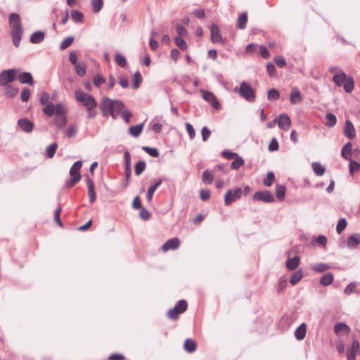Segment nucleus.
I'll use <instances>...</instances> for the list:
<instances>
[{"label":"nucleus","mask_w":360,"mask_h":360,"mask_svg":"<svg viewBox=\"0 0 360 360\" xmlns=\"http://www.w3.org/2000/svg\"><path fill=\"white\" fill-rule=\"evenodd\" d=\"M146 167V164L144 161L138 162L134 167L135 174L137 176H139L145 170Z\"/></svg>","instance_id":"40"},{"label":"nucleus","mask_w":360,"mask_h":360,"mask_svg":"<svg viewBox=\"0 0 360 360\" xmlns=\"http://www.w3.org/2000/svg\"><path fill=\"white\" fill-rule=\"evenodd\" d=\"M347 220L345 218L340 219L337 224L336 231L340 234L347 226Z\"/></svg>","instance_id":"50"},{"label":"nucleus","mask_w":360,"mask_h":360,"mask_svg":"<svg viewBox=\"0 0 360 360\" xmlns=\"http://www.w3.org/2000/svg\"><path fill=\"white\" fill-rule=\"evenodd\" d=\"M9 25L13 42L16 47H18L22 39V27L20 15L13 13L9 17Z\"/></svg>","instance_id":"2"},{"label":"nucleus","mask_w":360,"mask_h":360,"mask_svg":"<svg viewBox=\"0 0 360 360\" xmlns=\"http://www.w3.org/2000/svg\"><path fill=\"white\" fill-rule=\"evenodd\" d=\"M242 195V190L240 188L235 189L234 191L229 190L224 196L225 205H229L233 201L240 198Z\"/></svg>","instance_id":"6"},{"label":"nucleus","mask_w":360,"mask_h":360,"mask_svg":"<svg viewBox=\"0 0 360 360\" xmlns=\"http://www.w3.org/2000/svg\"><path fill=\"white\" fill-rule=\"evenodd\" d=\"M254 199L265 202H271L274 201L273 195L267 191H258L254 194Z\"/></svg>","instance_id":"8"},{"label":"nucleus","mask_w":360,"mask_h":360,"mask_svg":"<svg viewBox=\"0 0 360 360\" xmlns=\"http://www.w3.org/2000/svg\"><path fill=\"white\" fill-rule=\"evenodd\" d=\"M82 162L80 160H78L73 164L70 170V174L71 175V176H75L81 178L80 169L82 167Z\"/></svg>","instance_id":"23"},{"label":"nucleus","mask_w":360,"mask_h":360,"mask_svg":"<svg viewBox=\"0 0 360 360\" xmlns=\"http://www.w3.org/2000/svg\"><path fill=\"white\" fill-rule=\"evenodd\" d=\"M180 313H183L187 309V302L184 300H181L174 307Z\"/></svg>","instance_id":"51"},{"label":"nucleus","mask_w":360,"mask_h":360,"mask_svg":"<svg viewBox=\"0 0 360 360\" xmlns=\"http://www.w3.org/2000/svg\"><path fill=\"white\" fill-rule=\"evenodd\" d=\"M186 131L191 139H193L195 136V131L193 127L188 122L185 124Z\"/></svg>","instance_id":"61"},{"label":"nucleus","mask_w":360,"mask_h":360,"mask_svg":"<svg viewBox=\"0 0 360 360\" xmlns=\"http://www.w3.org/2000/svg\"><path fill=\"white\" fill-rule=\"evenodd\" d=\"M86 184L88 186V194L89 196V201L91 203H93L95 202L96 199V195L94 189V183L92 179L87 177Z\"/></svg>","instance_id":"18"},{"label":"nucleus","mask_w":360,"mask_h":360,"mask_svg":"<svg viewBox=\"0 0 360 360\" xmlns=\"http://www.w3.org/2000/svg\"><path fill=\"white\" fill-rule=\"evenodd\" d=\"M333 281V275L331 273H326L320 279L322 285L327 286Z\"/></svg>","instance_id":"33"},{"label":"nucleus","mask_w":360,"mask_h":360,"mask_svg":"<svg viewBox=\"0 0 360 360\" xmlns=\"http://www.w3.org/2000/svg\"><path fill=\"white\" fill-rule=\"evenodd\" d=\"M344 134L347 138L350 139H353L356 136L354 127L349 120H347L345 122Z\"/></svg>","instance_id":"19"},{"label":"nucleus","mask_w":360,"mask_h":360,"mask_svg":"<svg viewBox=\"0 0 360 360\" xmlns=\"http://www.w3.org/2000/svg\"><path fill=\"white\" fill-rule=\"evenodd\" d=\"M184 349L189 352L192 353L195 351L196 349V344L192 339L188 338L185 340L184 344Z\"/></svg>","instance_id":"30"},{"label":"nucleus","mask_w":360,"mask_h":360,"mask_svg":"<svg viewBox=\"0 0 360 360\" xmlns=\"http://www.w3.org/2000/svg\"><path fill=\"white\" fill-rule=\"evenodd\" d=\"M142 149L146 151L149 155L153 158H157L159 155V152L155 148H150L148 146H143Z\"/></svg>","instance_id":"47"},{"label":"nucleus","mask_w":360,"mask_h":360,"mask_svg":"<svg viewBox=\"0 0 360 360\" xmlns=\"http://www.w3.org/2000/svg\"><path fill=\"white\" fill-rule=\"evenodd\" d=\"M302 101V97L300 90L295 89L290 94V102L292 104L301 103Z\"/></svg>","instance_id":"26"},{"label":"nucleus","mask_w":360,"mask_h":360,"mask_svg":"<svg viewBox=\"0 0 360 360\" xmlns=\"http://www.w3.org/2000/svg\"><path fill=\"white\" fill-rule=\"evenodd\" d=\"M179 314L181 313L179 312V311L175 307H174L168 311L167 316L172 319H176Z\"/></svg>","instance_id":"63"},{"label":"nucleus","mask_w":360,"mask_h":360,"mask_svg":"<svg viewBox=\"0 0 360 360\" xmlns=\"http://www.w3.org/2000/svg\"><path fill=\"white\" fill-rule=\"evenodd\" d=\"M143 123L131 126L129 128V133L134 137H138L142 132Z\"/></svg>","instance_id":"29"},{"label":"nucleus","mask_w":360,"mask_h":360,"mask_svg":"<svg viewBox=\"0 0 360 360\" xmlns=\"http://www.w3.org/2000/svg\"><path fill=\"white\" fill-rule=\"evenodd\" d=\"M347 245L349 248H356L357 245H360V234L354 233L349 236Z\"/></svg>","instance_id":"20"},{"label":"nucleus","mask_w":360,"mask_h":360,"mask_svg":"<svg viewBox=\"0 0 360 360\" xmlns=\"http://www.w3.org/2000/svg\"><path fill=\"white\" fill-rule=\"evenodd\" d=\"M275 179V176L273 172L267 173L266 178L264 180L263 184L266 186H271Z\"/></svg>","instance_id":"46"},{"label":"nucleus","mask_w":360,"mask_h":360,"mask_svg":"<svg viewBox=\"0 0 360 360\" xmlns=\"http://www.w3.org/2000/svg\"><path fill=\"white\" fill-rule=\"evenodd\" d=\"M202 179L205 184H210L212 182L214 176L210 171L206 170L203 172Z\"/></svg>","instance_id":"43"},{"label":"nucleus","mask_w":360,"mask_h":360,"mask_svg":"<svg viewBox=\"0 0 360 360\" xmlns=\"http://www.w3.org/2000/svg\"><path fill=\"white\" fill-rule=\"evenodd\" d=\"M91 5L94 13H98L103 7V0H91Z\"/></svg>","instance_id":"53"},{"label":"nucleus","mask_w":360,"mask_h":360,"mask_svg":"<svg viewBox=\"0 0 360 360\" xmlns=\"http://www.w3.org/2000/svg\"><path fill=\"white\" fill-rule=\"evenodd\" d=\"M93 82L96 86L99 87L102 84L105 82V79L101 75H97L94 77Z\"/></svg>","instance_id":"57"},{"label":"nucleus","mask_w":360,"mask_h":360,"mask_svg":"<svg viewBox=\"0 0 360 360\" xmlns=\"http://www.w3.org/2000/svg\"><path fill=\"white\" fill-rule=\"evenodd\" d=\"M180 245V240L177 238H173L167 240L162 246V250L167 252L169 250H176Z\"/></svg>","instance_id":"13"},{"label":"nucleus","mask_w":360,"mask_h":360,"mask_svg":"<svg viewBox=\"0 0 360 360\" xmlns=\"http://www.w3.org/2000/svg\"><path fill=\"white\" fill-rule=\"evenodd\" d=\"M125 109L124 104L122 101L119 100L113 101V107L111 112L112 117L115 120L117 119V116Z\"/></svg>","instance_id":"12"},{"label":"nucleus","mask_w":360,"mask_h":360,"mask_svg":"<svg viewBox=\"0 0 360 360\" xmlns=\"http://www.w3.org/2000/svg\"><path fill=\"white\" fill-rule=\"evenodd\" d=\"M176 44L182 50H186L187 48L186 42L181 37H176L174 39Z\"/></svg>","instance_id":"55"},{"label":"nucleus","mask_w":360,"mask_h":360,"mask_svg":"<svg viewBox=\"0 0 360 360\" xmlns=\"http://www.w3.org/2000/svg\"><path fill=\"white\" fill-rule=\"evenodd\" d=\"M120 115H121L122 117L123 118V120L127 123H129L130 117H131V113L127 108L124 110L123 112H122V113Z\"/></svg>","instance_id":"64"},{"label":"nucleus","mask_w":360,"mask_h":360,"mask_svg":"<svg viewBox=\"0 0 360 360\" xmlns=\"http://www.w3.org/2000/svg\"><path fill=\"white\" fill-rule=\"evenodd\" d=\"M201 92L202 98L205 101L210 102L213 108L215 109H218L219 108V102L212 92L205 90H202Z\"/></svg>","instance_id":"9"},{"label":"nucleus","mask_w":360,"mask_h":360,"mask_svg":"<svg viewBox=\"0 0 360 360\" xmlns=\"http://www.w3.org/2000/svg\"><path fill=\"white\" fill-rule=\"evenodd\" d=\"M74 38L72 37H69L66 38L60 46V49L63 50L67 49L68 46L71 45V44L73 42Z\"/></svg>","instance_id":"60"},{"label":"nucleus","mask_w":360,"mask_h":360,"mask_svg":"<svg viewBox=\"0 0 360 360\" xmlns=\"http://www.w3.org/2000/svg\"><path fill=\"white\" fill-rule=\"evenodd\" d=\"M211 40L213 43L224 44V40L220 34L219 28L216 24L210 25Z\"/></svg>","instance_id":"7"},{"label":"nucleus","mask_w":360,"mask_h":360,"mask_svg":"<svg viewBox=\"0 0 360 360\" xmlns=\"http://www.w3.org/2000/svg\"><path fill=\"white\" fill-rule=\"evenodd\" d=\"M314 172L318 176H322L326 172L324 167L319 162H313L311 165Z\"/></svg>","instance_id":"34"},{"label":"nucleus","mask_w":360,"mask_h":360,"mask_svg":"<svg viewBox=\"0 0 360 360\" xmlns=\"http://www.w3.org/2000/svg\"><path fill=\"white\" fill-rule=\"evenodd\" d=\"M162 180L160 179L157 182L153 184V186H150L147 191V200L151 201L153 198V195L154 194V192L157 189V188L162 184Z\"/></svg>","instance_id":"32"},{"label":"nucleus","mask_w":360,"mask_h":360,"mask_svg":"<svg viewBox=\"0 0 360 360\" xmlns=\"http://www.w3.org/2000/svg\"><path fill=\"white\" fill-rule=\"evenodd\" d=\"M278 127L283 130H288L291 126V120L287 114H281L277 120Z\"/></svg>","instance_id":"11"},{"label":"nucleus","mask_w":360,"mask_h":360,"mask_svg":"<svg viewBox=\"0 0 360 360\" xmlns=\"http://www.w3.org/2000/svg\"><path fill=\"white\" fill-rule=\"evenodd\" d=\"M334 332L338 336L348 335L350 332L349 327L344 323H338L334 326Z\"/></svg>","instance_id":"16"},{"label":"nucleus","mask_w":360,"mask_h":360,"mask_svg":"<svg viewBox=\"0 0 360 360\" xmlns=\"http://www.w3.org/2000/svg\"><path fill=\"white\" fill-rule=\"evenodd\" d=\"M307 325L302 323L295 331V336L297 340H302L306 336Z\"/></svg>","instance_id":"21"},{"label":"nucleus","mask_w":360,"mask_h":360,"mask_svg":"<svg viewBox=\"0 0 360 360\" xmlns=\"http://www.w3.org/2000/svg\"><path fill=\"white\" fill-rule=\"evenodd\" d=\"M75 94L76 99L86 106L88 110H93L96 107V101L91 95L80 89H76Z\"/></svg>","instance_id":"3"},{"label":"nucleus","mask_w":360,"mask_h":360,"mask_svg":"<svg viewBox=\"0 0 360 360\" xmlns=\"http://www.w3.org/2000/svg\"><path fill=\"white\" fill-rule=\"evenodd\" d=\"M239 94L248 101L252 102L255 99V94L253 89L245 82H241L238 90Z\"/></svg>","instance_id":"4"},{"label":"nucleus","mask_w":360,"mask_h":360,"mask_svg":"<svg viewBox=\"0 0 360 360\" xmlns=\"http://www.w3.org/2000/svg\"><path fill=\"white\" fill-rule=\"evenodd\" d=\"M115 63L120 67H125L127 65V60L124 56L120 53H116L115 56Z\"/></svg>","instance_id":"42"},{"label":"nucleus","mask_w":360,"mask_h":360,"mask_svg":"<svg viewBox=\"0 0 360 360\" xmlns=\"http://www.w3.org/2000/svg\"><path fill=\"white\" fill-rule=\"evenodd\" d=\"M347 77H348L346 75L345 73L340 72L335 74L333 77V80L338 86H342L345 81L347 79Z\"/></svg>","instance_id":"27"},{"label":"nucleus","mask_w":360,"mask_h":360,"mask_svg":"<svg viewBox=\"0 0 360 360\" xmlns=\"http://www.w3.org/2000/svg\"><path fill=\"white\" fill-rule=\"evenodd\" d=\"M349 160V172L351 174H353L354 172L357 171L360 168V165L356 162V161L352 160V158Z\"/></svg>","instance_id":"54"},{"label":"nucleus","mask_w":360,"mask_h":360,"mask_svg":"<svg viewBox=\"0 0 360 360\" xmlns=\"http://www.w3.org/2000/svg\"><path fill=\"white\" fill-rule=\"evenodd\" d=\"M76 132H77V127L74 125H71L67 129V130L65 131V135L68 138H72L76 134Z\"/></svg>","instance_id":"62"},{"label":"nucleus","mask_w":360,"mask_h":360,"mask_svg":"<svg viewBox=\"0 0 360 360\" xmlns=\"http://www.w3.org/2000/svg\"><path fill=\"white\" fill-rule=\"evenodd\" d=\"M344 89L346 92L350 93L354 86V79L351 77H348L343 84Z\"/></svg>","instance_id":"36"},{"label":"nucleus","mask_w":360,"mask_h":360,"mask_svg":"<svg viewBox=\"0 0 360 360\" xmlns=\"http://www.w3.org/2000/svg\"><path fill=\"white\" fill-rule=\"evenodd\" d=\"M267 97L269 100H276L279 98V92L275 89H271L269 90Z\"/></svg>","instance_id":"58"},{"label":"nucleus","mask_w":360,"mask_h":360,"mask_svg":"<svg viewBox=\"0 0 360 360\" xmlns=\"http://www.w3.org/2000/svg\"><path fill=\"white\" fill-rule=\"evenodd\" d=\"M71 17L75 22H82L84 15L80 11L74 10L71 13Z\"/></svg>","instance_id":"45"},{"label":"nucleus","mask_w":360,"mask_h":360,"mask_svg":"<svg viewBox=\"0 0 360 360\" xmlns=\"http://www.w3.org/2000/svg\"><path fill=\"white\" fill-rule=\"evenodd\" d=\"M50 96L49 94L46 92H43L40 96V103L43 105H46V106L49 104H53L49 102Z\"/></svg>","instance_id":"56"},{"label":"nucleus","mask_w":360,"mask_h":360,"mask_svg":"<svg viewBox=\"0 0 360 360\" xmlns=\"http://www.w3.org/2000/svg\"><path fill=\"white\" fill-rule=\"evenodd\" d=\"M57 148H58V144L56 143H53L50 144L46 148V155H47V157L49 158H53V156L55 155V153H56Z\"/></svg>","instance_id":"39"},{"label":"nucleus","mask_w":360,"mask_h":360,"mask_svg":"<svg viewBox=\"0 0 360 360\" xmlns=\"http://www.w3.org/2000/svg\"><path fill=\"white\" fill-rule=\"evenodd\" d=\"M43 112L47 116L56 115L53 123L60 129L63 128L67 124V109L64 104L58 103L56 105L49 104L43 108Z\"/></svg>","instance_id":"1"},{"label":"nucleus","mask_w":360,"mask_h":360,"mask_svg":"<svg viewBox=\"0 0 360 360\" xmlns=\"http://www.w3.org/2000/svg\"><path fill=\"white\" fill-rule=\"evenodd\" d=\"M44 33L41 31L34 32L30 37V41L32 44H39L44 39Z\"/></svg>","instance_id":"25"},{"label":"nucleus","mask_w":360,"mask_h":360,"mask_svg":"<svg viewBox=\"0 0 360 360\" xmlns=\"http://www.w3.org/2000/svg\"><path fill=\"white\" fill-rule=\"evenodd\" d=\"M18 124L22 131L27 133L31 132L34 127L33 122L26 118L19 120Z\"/></svg>","instance_id":"15"},{"label":"nucleus","mask_w":360,"mask_h":360,"mask_svg":"<svg viewBox=\"0 0 360 360\" xmlns=\"http://www.w3.org/2000/svg\"><path fill=\"white\" fill-rule=\"evenodd\" d=\"M299 264H300V257L295 256L293 258H289L286 261V267L289 270L292 271V270H295L299 266Z\"/></svg>","instance_id":"24"},{"label":"nucleus","mask_w":360,"mask_h":360,"mask_svg":"<svg viewBox=\"0 0 360 360\" xmlns=\"http://www.w3.org/2000/svg\"><path fill=\"white\" fill-rule=\"evenodd\" d=\"M113 107V101L108 98H104L101 103V108L103 114L107 115H111V112Z\"/></svg>","instance_id":"14"},{"label":"nucleus","mask_w":360,"mask_h":360,"mask_svg":"<svg viewBox=\"0 0 360 360\" xmlns=\"http://www.w3.org/2000/svg\"><path fill=\"white\" fill-rule=\"evenodd\" d=\"M326 125L328 127H334L337 123L336 116L331 112H328L326 115Z\"/></svg>","instance_id":"37"},{"label":"nucleus","mask_w":360,"mask_h":360,"mask_svg":"<svg viewBox=\"0 0 360 360\" xmlns=\"http://www.w3.org/2000/svg\"><path fill=\"white\" fill-rule=\"evenodd\" d=\"M352 146V143L348 142L345 145L342 150V155L346 160H350L352 158V153L353 152Z\"/></svg>","instance_id":"28"},{"label":"nucleus","mask_w":360,"mask_h":360,"mask_svg":"<svg viewBox=\"0 0 360 360\" xmlns=\"http://www.w3.org/2000/svg\"><path fill=\"white\" fill-rule=\"evenodd\" d=\"M359 352V343L358 340H354L351 347L347 349V360H355L356 354Z\"/></svg>","instance_id":"10"},{"label":"nucleus","mask_w":360,"mask_h":360,"mask_svg":"<svg viewBox=\"0 0 360 360\" xmlns=\"http://www.w3.org/2000/svg\"><path fill=\"white\" fill-rule=\"evenodd\" d=\"M31 92L27 88H24L22 90L20 98L22 101L26 102L30 97Z\"/></svg>","instance_id":"59"},{"label":"nucleus","mask_w":360,"mask_h":360,"mask_svg":"<svg viewBox=\"0 0 360 360\" xmlns=\"http://www.w3.org/2000/svg\"><path fill=\"white\" fill-rule=\"evenodd\" d=\"M329 269L330 266L324 263L316 264L311 266V269L316 272H324Z\"/></svg>","instance_id":"38"},{"label":"nucleus","mask_w":360,"mask_h":360,"mask_svg":"<svg viewBox=\"0 0 360 360\" xmlns=\"http://www.w3.org/2000/svg\"><path fill=\"white\" fill-rule=\"evenodd\" d=\"M142 82V77H141V75L139 72H136L133 76V84H132V87L134 89H137L141 82Z\"/></svg>","instance_id":"41"},{"label":"nucleus","mask_w":360,"mask_h":360,"mask_svg":"<svg viewBox=\"0 0 360 360\" xmlns=\"http://www.w3.org/2000/svg\"><path fill=\"white\" fill-rule=\"evenodd\" d=\"M18 74V75L17 77L21 84H27L29 85L33 84V77L31 73L25 72L22 73L19 72Z\"/></svg>","instance_id":"17"},{"label":"nucleus","mask_w":360,"mask_h":360,"mask_svg":"<svg viewBox=\"0 0 360 360\" xmlns=\"http://www.w3.org/2000/svg\"><path fill=\"white\" fill-rule=\"evenodd\" d=\"M303 277V272L301 269L294 272L290 278V282L292 285L297 284Z\"/></svg>","instance_id":"35"},{"label":"nucleus","mask_w":360,"mask_h":360,"mask_svg":"<svg viewBox=\"0 0 360 360\" xmlns=\"http://www.w3.org/2000/svg\"><path fill=\"white\" fill-rule=\"evenodd\" d=\"M248 22V15L247 13H243L240 15L237 20V27L240 30H243L246 27V24Z\"/></svg>","instance_id":"31"},{"label":"nucleus","mask_w":360,"mask_h":360,"mask_svg":"<svg viewBox=\"0 0 360 360\" xmlns=\"http://www.w3.org/2000/svg\"><path fill=\"white\" fill-rule=\"evenodd\" d=\"M20 72L18 69H10L1 72V85L13 82Z\"/></svg>","instance_id":"5"},{"label":"nucleus","mask_w":360,"mask_h":360,"mask_svg":"<svg viewBox=\"0 0 360 360\" xmlns=\"http://www.w3.org/2000/svg\"><path fill=\"white\" fill-rule=\"evenodd\" d=\"M124 160H125V175L126 178L128 180L131 176V155L129 152L126 151L124 153Z\"/></svg>","instance_id":"22"},{"label":"nucleus","mask_w":360,"mask_h":360,"mask_svg":"<svg viewBox=\"0 0 360 360\" xmlns=\"http://www.w3.org/2000/svg\"><path fill=\"white\" fill-rule=\"evenodd\" d=\"M244 164L243 159L238 155V157L235 158V160L231 163V168L233 169H237L240 167Z\"/></svg>","instance_id":"52"},{"label":"nucleus","mask_w":360,"mask_h":360,"mask_svg":"<svg viewBox=\"0 0 360 360\" xmlns=\"http://www.w3.org/2000/svg\"><path fill=\"white\" fill-rule=\"evenodd\" d=\"M18 89L13 86H8L5 91V95L8 97H13L17 94Z\"/></svg>","instance_id":"49"},{"label":"nucleus","mask_w":360,"mask_h":360,"mask_svg":"<svg viewBox=\"0 0 360 360\" xmlns=\"http://www.w3.org/2000/svg\"><path fill=\"white\" fill-rule=\"evenodd\" d=\"M75 65V70L77 74L80 76L83 77L86 74V66L84 63H77Z\"/></svg>","instance_id":"44"},{"label":"nucleus","mask_w":360,"mask_h":360,"mask_svg":"<svg viewBox=\"0 0 360 360\" xmlns=\"http://www.w3.org/2000/svg\"><path fill=\"white\" fill-rule=\"evenodd\" d=\"M285 193V187L283 185H278L276 188V195L278 199H283Z\"/></svg>","instance_id":"48"}]
</instances>
